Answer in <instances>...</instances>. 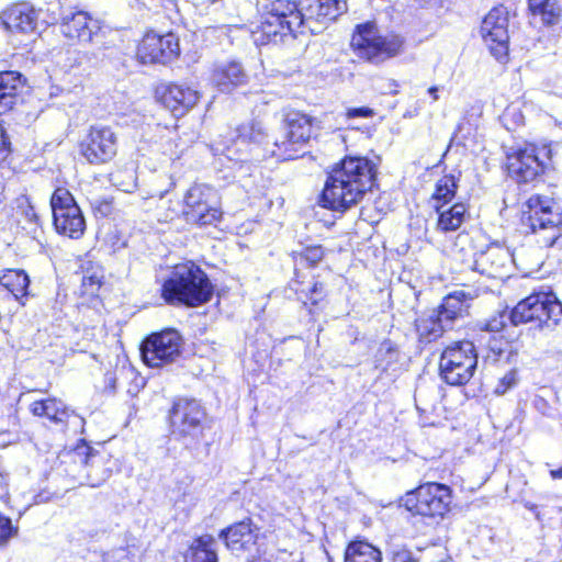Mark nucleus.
Listing matches in <instances>:
<instances>
[{
	"label": "nucleus",
	"mask_w": 562,
	"mask_h": 562,
	"mask_svg": "<svg viewBox=\"0 0 562 562\" xmlns=\"http://www.w3.org/2000/svg\"><path fill=\"white\" fill-rule=\"evenodd\" d=\"M226 547L233 552L248 550L256 542V533L247 521H240L222 531Z\"/></svg>",
	"instance_id": "obj_24"
},
{
	"label": "nucleus",
	"mask_w": 562,
	"mask_h": 562,
	"mask_svg": "<svg viewBox=\"0 0 562 562\" xmlns=\"http://www.w3.org/2000/svg\"><path fill=\"white\" fill-rule=\"evenodd\" d=\"M528 8L544 25L553 26L560 22L562 8L559 0H528Z\"/></svg>",
	"instance_id": "obj_31"
},
{
	"label": "nucleus",
	"mask_w": 562,
	"mask_h": 562,
	"mask_svg": "<svg viewBox=\"0 0 562 562\" xmlns=\"http://www.w3.org/2000/svg\"><path fill=\"white\" fill-rule=\"evenodd\" d=\"M507 319H509V314L507 315L505 311L499 312L485 323L484 329L490 333H498L505 327Z\"/></svg>",
	"instance_id": "obj_39"
},
{
	"label": "nucleus",
	"mask_w": 562,
	"mask_h": 562,
	"mask_svg": "<svg viewBox=\"0 0 562 562\" xmlns=\"http://www.w3.org/2000/svg\"><path fill=\"white\" fill-rule=\"evenodd\" d=\"M237 137L243 143L262 144L267 138V134L260 122H251L243 124L237 128Z\"/></svg>",
	"instance_id": "obj_37"
},
{
	"label": "nucleus",
	"mask_w": 562,
	"mask_h": 562,
	"mask_svg": "<svg viewBox=\"0 0 562 562\" xmlns=\"http://www.w3.org/2000/svg\"><path fill=\"white\" fill-rule=\"evenodd\" d=\"M104 206L106 207V210L110 207V204L109 203H105Z\"/></svg>",
	"instance_id": "obj_54"
},
{
	"label": "nucleus",
	"mask_w": 562,
	"mask_h": 562,
	"mask_svg": "<svg viewBox=\"0 0 562 562\" xmlns=\"http://www.w3.org/2000/svg\"><path fill=\"white\" fill-rule=\"evenodd\" d=\"M303 258L311 265H316L324 257V249L322 246L307 247L303 252Z\"/></svg>",
	"instance_id": "obj_42"
},
{
	"label": "nucleus",
	"mask_w": 562,
	"mask_h": 562,
	"mask_svg": "<svg viewBox=\"0 0 562 562\" xmlns=\"http://www.w3.org/2000/svg\"><path fill=\"white\" fill-rule=\"evenodd\" d=\"M22 75L18 71L0 72V112L13 108L16 102V90L21 86Z\"/></svg>",
	"instance_id": "obj_28"
},
{
	"label": "nucleus",
	"mask_w": 562,
	"mask_h": 562,
	"mask_svg": "<svg viewBox=\"0 0 562 562\" xmlns=\"http://www.w3.org/2000/svg\"><path fill=\"white\" fill-rule=\"evenodd\" d=\"M446 328L450 327L439 319L436 310L424 313L415 321V329L420 344H429L441 337Z\"/></svg>",
	"instance_id": "obj_25"
},
{
	"label": "nucleus",
	"mask_w": 562,
	"mask_h": 562,
	"mask_svg": "<svg viewBox=\"0 0 562 562\" xmlns=\"http://www.w3.org/2000/svg\"><path fill=\"white\" fill-rule=\"evenodd\" d=\"M31 411L35 416H45L55 422L68 423L69 417L77 419V416L70 415L64 404L56 398L35 401L31 405Z\"/></svg>",
	"instance_id": "obj_32"
},
{
	"label": "nucleus",
	"mask_w": 562,
	"mask_h": 562,
	"mask_svg": "<svg viewBox=\"0 0 562 562\" xmlns=\"http://www.w3.org/2000/svg\"><path fill=\"white\" fill-rule=\"evenodd\" d=\"M391 562H417L409 550L404 547H394L391 551Z\"/></svg>",
	"instance_id": "obj_41"
},
{
	"label": "nucleus",
	"mask_w": 562,
	"mask_h": 562,
	"mask_svg": "<svg viewBox=\"0 0 562 562\" xmlns=\"http://www.w3.org/2000/svg\"><path fill=\"white\" fill-rule=\"evenodd\" d=\"M182 214L188 223L215 225L222 217L217 192L205 184H194L186 193Z\"/></svg>",
	"instance_id": "obj_9"
},
{
	"label": "nucleus",
	"mask_w": 562,
	"mask_h": 562,
	"mask_svg": "<svg viewBox=\"0 0 562 562\" xmlns=\"http://www.w3.org/2000/svg\"><path fill=\"white\" fill-rule=\"evenodd\" d=\"M53 221L56 231L69 238H80L86 229L82 212L71 193L65 188H57L50 198Z\"/></svg>",
	"instance_id": "obj_11"
},
{
	"label": "nucleus",
	"mask_w": 562,
	"mask_h": 562,
	"mask_svg": "<svg viewBox=\"0 0 562 562\" xmlns=\"http://www.w3.org/2000/svg\"><path fill=\"white\" fill-rule=\"evenodd\" d=\"M199 98V92L190 87L170 85L161 93L160 101L176 117H179L193 108Z\"/></svg>",
	"instance_id": "obj_21"
},
{
	"label": "nucleus",
	"mask_w": 562,
	"mask_h": 562,
	"mask_svg": "<svg viewBox=\"0 0 562 562\" xmlns=\"http://www.w3.org/2000/svg\"><path fill=\"white\" fill-rule=\"evenodd\" d=\"M476 296L474 290H456L449 293L442 301L439 310L436 311L441 322L451 327L452 323L459 317L468 314L470 302Z\"/></svg>",
	"instance_id": "obj_22"
},
{
	"label": "nucleus",
	"mask_w": 562,
	"mask_h": 562,
	"mask_svg": "<svg viewBox=\"0 0 562 562\" xmlns=\"http://www.w3.org/2000/svg\"><path fill=\"white\" fill-rule=\"evenodd\" d=\"M550 475L552 479L557 480V479H562V468L560 469H555V470H551L550 471Z\"/></svg>",
	"instance_id": "obj_51"
},
{
	"label": "nucleus",
	"mask_w": 562,
	"mask_h": 562,
	"mask_svg": "<svg viewBox=\"0 0 562 562\" xmlns=\"http://www.w3.org/2000/svg\"><path fill=\"white\" fill-rule=\"evenodd\" d=\"M477 357H470L465 362L451 366L449 369H440V374L450 386H464L476 369Z\"/></svg>",
	"instance_id": "obj_30"
},
{
	"label": "nucleus",
	"mask_w": 562,
	"mask_h": 562,
	"mask_svg": "<svg viewBox=\"0 0 562 562\" xmlns=\"http://www.w3.org/2000/svg\"><path fill=\"white\" fill-rule=\"evenodd\" d=\"M404 358L405 356L401 353L393 341L389 339L383 340L375 353L376 368H380L384 372L391 370V374H394L400 370L401 361Z\"/></svg>",
	"instance_id": "obj_29"
},
{
	"label": "nucleus",
	"mask_w": 562,
	"mask_h": 562,
	"mask_svg": "<svg viewBox=\"0 0 562 562\" xmlns=\"http://www.w3.org/2000/svg\"><path fill=\"white\" fill-rule=\"evenodd\" d=\"M316 120L300 111H289L283 115L280 131L267 143V150L280 160H291L302 156L303 147L313 136Z\"/></svg>",
	"instance_id": "obj_4"
},
{
	"label": "nucleus",
	"mask_w": 562,
	"mask_h": 562,
	"mask_svg": "<svg viewBox=\"0 0 562 562\" xmlns=\"http://www.w3.org/2000/svg\"><path fill=\"white\" fill-rule=\"evenodd\" d=\"M0 284L20 300L27 294L30 279L23 270L9 269L0 276Z\"/></svg>",
	"instance_id": "obj_34"
},
{
	"label": "nucleus",
	"mask_w": 562,
	"mask_h": 562,
	"mask_svg": "<svg viewBox=\"0 0 562 562\" xmlns=\"http://www.w3.org/2000/svg\"><path fill=\"white\" fill-rule=\"evenodd\" d=\"M481 34L491 53L502 60L508 50V11L504 5L493 8L484 18Z\"/></svg>",
	"instance_id": "obj_16"
},
{
	"label": "nucleus",
	"mask_w": 562,
	"mask_h": 562,
	"mask_svg": "<svg viewBox=\"0 0 562 562\" xmlns=\"http://www.w3.org/2000/svg\"><path fill=\"white\" fill-rule=\"evenodd\" d=\"M186 562H217L214 540L210 536L195 540L190 548Z\"/></svg>",
	"instance_id": "obj_35"
},
{
	"label": "nucleus",
	"mask_w": 562,
	"mask_h": 562,
	"mask_svg": "<svg viewBox=\"0 0 562 562\" xmlns=\"http://www.w3.org/2000/svg\"><path fill=\"white\" fill-rule=\"evenodd\" d=\"M3 24L9 31L31 32L36 25V13L26 2L12 5L3 12Z\"/></svg>",
	"instance_id": "obj_23"
},
{
	"label": "nucleus",
	"mask_w": 562,
	"mask_h": 562,
	"mask_svg": "<svg viewBox=\"0 0 562 562\" xmlns=\"http://www.w3.org/2000/svg\"><path fill=\"white\" fill-rule=\"evenodd\" d=\"M117 153V135L110 127L93 125L81 143V154L93 165L112 160Z\"/></svg>",
	"instance_id": "obj_14"
},
{
	"label": "nucleus",
	"mask_w": 562,
	"mask_h": 562,
	"mask_svg": "<svg viewBox=\"0 0 562 562\" xmlns=\"http://www.w3.org/2000/svg\"><path fill=\"white\" fill-rule=\"evenodd\" d=\"M100 279L97 276H85L82 278V286L86 292L94 294L100 288Z\"/></svg>",
	"instance_id": "obj_45"
},
{
	"label": "nucleus",
	"mask_w": 562,
	"mask_h": 562,
	"mask_svg": "<svg viewBox=\"0 0 562 562\" xmlns=\"http://www.w3.org/2000/svg\"><path fill=\"white\" fill-rule=\"evenodd\" d=\"M180 54L179 41L172 33L148 32L137 47V58L144 64H168Z\"/></svg>",
	"instance_id": "obj_15"
},
{
	"label": "nucleus",
	"mask_w": 562,
	"mask_h": 562,
	"mask_svg": "<svg viewBox=\"0 0 562 562\" xmlns=\"http://www.w3.org/2000/svg\"><path fill=\"white\" fill-rule=\"evenodd\" d=\"M350 44L360 58L380 64L397 55L403 42L396 35H378L374 24L364 23L357 26Z\"/></svg>",
	"instance_id": "obj_7"
},
{
	"label": "nucleus",
	"mask_w": 562,
	"mask_h": 562,
	"mask_svg": "<svg viewBox=\"0 0 562 562\" xmlns=\"http://www.w3.org/2000/svg\"><path fill=\"white\" fill-rule=\"evenodd\" d=\"M552 149L548 145L538 147L532 143L513 146L506 154L509 177L518 183L539 179L551 166Z\"/></svg>",
	"instance_id": "obj_5"
},
{
	"label": "nucleus",
	"mask_w": 562,
	"mask_h": 562,
	"mask_svg": "<svg viewBox=\"0 0 562 562\" xmlns=\"http://www.w3.org/2000/svg\"><path fill=\"white\" fill-rule=\"evenodd\" d=\"M509 259L507 249L492 245L475 256L472 269L488 278H503Z\"/></svg>",
	"instance_id": "obj_19"
},
{
	"label": "nucleus",
	"mask_w": 562,
	"mask_h": 562,
	"mask_svg": "<svg viewBox=\"0 0 562 562\" xmlns=\"http://www.w3.org/2000/svg\"><path fill=\"white\" fill-rule=\"evenodd\" d=\"M526 205L528 215L524 217V223L532 233H543V241L549 247L553 246L560 237L559 225L562 223L561 214L554 210L553 199L535 194L528 199Z\"/></svg>",
	"instance_id": "obj_10"
},
{
	"label": "nucleus",
	"mask_w": 562,
	"mask_h": 562,
	"mask_svg": "<svg viewBox=\"0 0 562 562\" xmlns=\"http://www.w3.org/2000/svg\"><path fill=\"white\" fill-rule=\"evenodd\" d=\"M8 493V484L4 475L0 472V499L4 498Z\"/></svg>",
	"instance_id": "obj_48"
},
{
	"label": "nucleus",
	"mask_w": 562,
	"mask_h": 562,
	"mask_svg": "<svg viewBox=\"0 0 562 562\" xmlns=\"http://www.w3.org/2000/svg\"><path fill=\"white\" fill-rule=\"evenodd\" d=\"M215 150L225 154V149H221L218 146L215 148Z\"/></svg>",
	"instance_id": "obj_52"
},
{
	"label": "nucleus",
	"mask_w": 562,
	"mask_h": 562,
	"mask_svg": "<svg viewBox=\"0 0 562 562\" xmlns=\"http://www.w3.org/2000/svg\"><path fill=\"white\" fill-rule=\"evenodd\" d=\"M562 317V303L553 295L538 293L521 300L509 313L514 326L531 323L539 328H553Z\"/></svg>",
	"instance_id": "obj_6"
},
{
	"label": "nucleus",
	"mask_w": 562,
	"mask_h": 562,
	"mask_svg": "<svg viewBox=\"0 0 562 562\" xmlns=\"http://www.w3.org/2000/svg\"><path fill=\"white\" fill-rule=\"evenodd\" d=\"M69 457L72 462L82 468L80 476L91 486H99L112 475V458L104 452H98L85 442L78 445Z\"/></svg>",
	"instance_id": "obj_13"
},
{
	"label": "nucleus",
	"mask_w": 562,
	"mask_h": 562,
	"mask_svg": "<svg viewBox=\"0 0 562 562\" xmlns=\"http://www.w3.org/2000/svg\"><path fill=\"white\" fill-rule=\"evenodd\" d=\"M18 530L9 517L0 514V547L7 546L18 535Z\"/></svg>",
	"instance_id": "obj_38"
},
{
	"label": "nucleus",
	"mask_w": 562,
	"mask_h": 562,
	"mask_svg": "<svg viewBox=\"0 0 562 562\" xmlns=\"http://www.w3.org/2000/svg\"><path fill=\"white\" fill-rule=\"evenodd\" d=\"M205 418V412L200 403L191 398H179L170 413L171 431L175 436H193Z\"/></svg>",
	"instance_id": "obj_17"
},
{
	"label": "nucleus",
	"mask_w": 562,
	"mask_h": 562,
	"mask_svg": "<svg viewBox=\"0 0 562 562\" xmlns=\"http://www.w3.org/2000/svg\"><path fill=\"white\" fill-rule=\"evenodd\" d=\"M10 142L8 140V137L5 136V131L3 126L0 124V164L5 161L10 154Z\"/></svg>",
	"instance_id": "obj_44"
},
{
	"label": "nucleus",
	"mask_w": 562,
	"mask_h": 562,
	"mask_svg": "<svg viewBox=\"0 0 562 562\" xmlns=\"http://www.w3.org/2000/svg\"><path fill=\"white\" fill-rule=\"evenodd\" d=\"M375 175L376 166L367 157H345L328 175L319 200L322 206L336 212L347 211L371 190Z\"/></svg>",
	"instance_id": "obj_2"
},
{
	"label": "nucleus",
	"mask_w": 562,
	"mask_h": 562,
	"mask_svg": "<svg viewBox=\"0 0 562 562\" xmlns=\"http://www.w3.org/2000/svg\"><path fill=\"white\" fill-rule=\"evenodd\" d=\"M213 295L206 273L192 262L177 265L161 286V296L170 305L200 306Z\"/></svg>",
	"instance_id": "obj_3"
},
{
	"label": "nucleus",
	"mask_w": 562,
	"mask_h": 562,
	"mask_svg": "<svg viewBox=\"0 0 562 562\" xmlns=\"http://www.w3.org/2000/svg\"><path fill=\"white\" fill-rule=\"evenodd\" d=\"M470 357H477L473 342L469 340L456 341L442 351L439 368L449 369L451 366L465 362Z\"/></svg>",
	"instance_id": "obj_27"
},
{
	"label": "nucleus",
	"mask_w": 562,
	"mask_h": 562,
	"mask_svg": "<svg viewBox=\"0 0 562 562\" xmlns=\"http://www.w3.org/2000/svg\"><path fill=\"white\" fill-rule=\"evenodd\" d=\"M212 83L218 91L231 93L248 81L244 67L235 60L216 64L211 75Z\"/></svg>",
	"instance_id": "obj_20"
},
{
	"label": "nucleus",
	"mask_w": 562,
	"mask_h": 562,
	"mask_svg": "<svg viewBox=\"0 0 562 562\" xmlns=\"http://www.w3.org/2000/svg\"><path fill=\"white\" fill-rule=\"evenodd\" d=\"M518 382L517 372L512 370L507 374H505L502 379V386H513Z\"/></svg>",
	"instance_id": "obj_47"
},
{
	"label": "nucleus",
	"mask_w": 562,
	"mask_h": 562,
	"mask_svg": "<svg viewBox=\"0 0 562 562\" xmlns=\"http://www.w3.org/2000/svg\"><path fill=\"white\" fill-rule=\"evenodd\" d=\"M344 115L347 121L355 119H368L374 115V111L369 106L348 108Z\"/></svg>",
	"instance_id": "obj_40"
},
{
	"label": "nucleus",
	"mask_w": 562,
	"mask_h": 562,
	"mask_svg": "<svg viewBox=\"0 0 562 562\" xmlns=\"http://www.w3.org/2000/svg\"><path fill=\"white\" fill-rule=\"evenodd\" d=\"M345 562H382V553L369 542L353 541L345 551Z\"/></svg>",
	"instance_id": "obj_33"
},
{
	"label": "nucleus",
	"mask_w": 562,
	"mask_h": 562,
	"mask_svg": "<svg viewBox=\"0 0 562 562\" xmlns=\"http://www.w3.org/2000/svg\"><path fill=\"white\" fill-rule=\"evenodd\" d=\"M458 188L457 178L453 175H446L440 178L435 188V192L431 196L434 204L445 206L450 203L456 195Z\"/></svg>",
	"instance_id": "obj_36"
},
{
	"label": "nucleus",
	"mask_w": 562,
	"mask_h": 562,
	"mask_svg": "<svg viewBox=\"0 0 562 562\" xmlns=\"http://www.w3.org/2000/svg\"><path fill=\"white\" fill-rule=\"evenodd\" d=\"M101 30L100 22L85 11H65L60 18L61 34L78 43H91Z\"/></svg>",
	"instance_id": "obj_18"
},
{
	"label": "nucleus",
	"mask_w": 562,
	"mask_h": 562,
	"mask_svg": "<svg viewBox=\"0 0 562 562\" xmlns=\"http://www.w3.org/2000/svg\"><path fill=\"white\" fill-rule=\"evenodd\" d=\"M438 90H439V89H438V87H430V88L428 89V93L431 95V98H432V100H434V101H437V100H438V98H439V97H438Z\"/></svg>",
	"instance_id": "obj_50"
},
{
	"label": "nucleus",
	"mask_w": 562,
	"mask_h": 562,
	"mask_svg": "<svg viewBox=\"0 0 562 562\" xmlns=\"http://www.w3.org/2000/svg\"><path fill=\"white\" fill-rule=\"evenodd\" d=\"M434 207L438 213L437 228L442 233L454 232L464 222L467 207L463 203H456L447 210L439 204H434Z\"/></svg>",
	"instance_id": "obj_26"
},
{
	"label": "nucleus",
	"mask_w": 562,
	"mask_h": 562,
	"mask_svg": "<svg viewBox=\"0 0 562 562\" xmlns=\"http://www.w3.org/2000/svg\"><path fill=\"white\" fill-rule=\"evenodd\" d=\"M181 336L173 329L151 334L140 345V356L148 367H162L180 357Z\"/></svg>",
	"instance_id": "obj_12"
},
{
	"label": "nucleus",
	"mask_w": 562,
	"mask_h": 562,
	"mask_svg": "<svg viewBox=\"0 0 562 562\" xmlns=\"http://www.w3.org/2000/svg\"><path fill=\"white\" fill-rule=\"evenodd\" d=\"M299 9L295 2L273 0L265 5L261 22L252 31L257 45L279 44L285 37H295L297 33L308 30L311 33L321 32L322 25L334 21L346 11L347 5L341 0H305Z\"/></svg>",
	"instance_id": "obj_1"
},
{
	"label": "nucleus",
	"mask_w": 562,
	"mask_h": 562,
	"mask_svg": "<svg viewBox=\"0 0 562 562\" xmlns=\"http://www.w3.org/2000/svg\"><path fill=\"white\" fill-rule=\"evenodd\" d=\"M452 502L451 490L440 483H426L402 498L403 506L414 515L443 517Z\"/></svg>",
	"instance_id": "obj_8"
},
{
	"label": "nucleus",
	"mask_w": 562,
	"mask_h": 562,
	"mask_svg": "<svg viewBox=\"0 0 562 562\" xmlns=\"http://www.w3.org/2000/svg\"><path fill=\"white\" fill-rule=\"evenodd\" d=\"M420 7H432L441 2V0H415Z\"/></svg>",
	"instance_id": "obj_49"
},
{
	"label": "nucleus",
	"mask_w": 562,
	"mask_h": 562,
	"mask_svg": "<svg viewBox=\"0 0 562 562\" xmlns=\"http://www.w3.org/2000/svg\"><path fill=\"white\" fill-rule=\"evenodd\" d=\"M324 293V284L321 282H314L310 292L305 296L306 300L311 301V303L315 305L323 299Z\"/></svg>",
	"instance_id": "obj_43"
},
{
	"label": "nucleus",
	"mask_w": 562,
	"mask_h": 562,
	"mask_svg": "<svg viewBox=\"0 0 562 562\" xmlns=\"http://www.w3.org/2000/svg\"><path fill=\"white\" fill-rule=\"evenodd\" d=\"M507 345V341L497 339L496 337H493L488 341V348L495 356H502L505 352Z\"/></svg>",
	"instance_id": "obj_46"
},
{
	"label": "nucleus",
	"mask_w": 562,
	"mask_h": 562,
	"mask_svg": "<svg viewBox=\"0 0 562 562\" xmlns=\"http://www.w3.org/2000/svg\"><path fill=\"white\" fill-rule=\"evenodd\" d=\"M496 394H497V395H503V394H504V391H502V392H501V391H499V389H496Z\"/></svg>",
	"instance_id": "obj_53"
}]
</instances>
